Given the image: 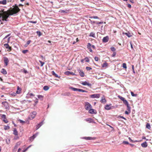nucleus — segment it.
<instances>
[{
	"mask_svg": "<svg viewBox=\"0 0 152 152\" xmlns=\"http://www.w3.org/2000/svg\"><path fill=\"white\" fill-rule=\"evenodd\" d=\"M130 113V112L128 111H126L125 113V114L127 115H129Z\"/></svg>",
	"mask_w": 152,
	"mask_h": 152,
	"instance_id": "nucleus-54",
	"label": "nucleus"
},
{
	"mask_svg": "<svg viewBox=\"0 0 152 152\" xmlns=\"http://www.w3.org/2000/svg\"><path fill=\"white\" fill-rule=\"evenodd\" d=\"M17 90L16 91V93L17 94H20V92L21 89L19 87V86L17 87Z\"/></svg>",
	"mask_w": 152,
	"mask_h": 152,
	"instance_id": "nucleus-29",
	"label": "nucleus"
},
{
	"mask_svg": "<svg viewBox=\"0 0 152 152\" xmlns=\"http://www.w3.org/2000/svg\"><path fill=\"white\" fill-rule=\"evenodd\" d=\"M116 55V53L115 52H113V54L112 55V57H115Z\"/></svg>",
	"mask_w": 152,
	"mask_h": 152,
	"instance_id": "nucleus-58",
	"label": "nucleus"
},
{
	"mask_svg": "<svg viewBox=\"0 0 152 152\" xmlns=\"http://www.w3.org/2000/svg\"><path fill=\"white\" fill-rule=\"evenodd\" d=\"M78 91L79 92H87L88 91H86V90H83L82 89H78Z\"/></svg>",
	"mask_w": 152,
	"mask_h": 152,
	"instance_id": "nucleus-30",
	"label": "nucleus"
},
{
	"mask_svg": "<svg viewBox=\"0 0 152 152\" xmlns=\"http://www.w3.org/2000/svg\"><path fill=\"white\" fill-rule=\"evenodd\" d=\"M89 20L90 21L91 23V24H92L96 23V21H92V20H91L90 19H89Z\"/></svg>",
	"mask_w": 152,
	"mask_h": 152,
	"instance_id": "nucleus-51",
	"label": "nucleus"
},
{
	"mask_svg": "<svg viewBox=\"0 0 152 152\" xmlns=\"http://www.w3.org/2000/svg\"><path fill=\"white\" fill-rule=\"evenodd\" d=\"M29 22L31 23H37V21H29Z\"/></svg>",
	"mask_w": 152,
	"mask_h": 152,
	"instance_id": "nucleus-55",
	"label": "nucleus"
},
{
	"mask_svg": "<svg viewBox=\"0 0 152 152\" xmlns=\"http://www.w3.org/2000/svg\"><path fill=\"white\" fill-rule=\"evenodd\" d=\"M31 42V41L30 40H28L26 44V46H27L28 45L30 44V43Z\"/></svg>",
	"mask_w": 152,
	"mask_h": 152,
	"instance_id": "nucleus-48",
	"label": "nucleus"
},
{
	"mask_svg": "<svg viewBox=\"0 0 152 152\" xmlns=\"http://www.w3.org/2000/svg\"><path fill=\"white\" fill-rule=\"evenodd\" d=\"M20 10L18 6L12 8L10 10L7 9L6 8H1L0 10V21H7L9 20L8 18L10 16L17 13Z\"/></svg>",
	"mask_w": 152,
	"mask_h": 152,
	"instance_id": "nucleus-1",
	"label": "nucleus"
},
{
	"mask_svg": "<svg viewBox=\"0 0 152 152\" xmlns=\"http://www.w3.org/2000/svg\"><path fill=\"white\" fill-rule=\"evenodd\" d=\"M130 45H131V48L133 49V46L132 45V42H130Z\"/></svg>",
	"mask_w": 152,
	"mask_h": 152,
	"instance_id": "nucleus-59",
	"label": "nucleus"
},
{
	"mask_svg": "<svg viewBox=\"0 0 152 152\" xmlns=\"http://www.w3.org/2000/svg\"><path fill=\"white\" fill-rule=\"evenodd\" d=\"M87 48L89 50L90 52H92V50L91 49V45L90 43H88L87 45Z\"/></svg>",
	"mask_w": 152,
	"mask_h": 152,
	"instance_id": "nucleus-17",
	"label": "nucleus"
},
{
	"mask_svg": "<svg viewBox=\"0 0 152 152\" xmlns=\"http://www.w3.org/2000/svg\"><path fill=\"white\" fill-rule=\"evenodd\" d=\"M119 117H120L121 118H123L125 120H126V118L125 117H124L123 116H119Z\"/></svg>",
	"mask_w": 152,
	"mask_h": 152,
	"instance_id": "nucleus-60",
	"label": "nucleus"
},
{
	"mask_svg": "<svg viewBox=\"0 0 152 152\" xmlns=\"http://www.w3.org/2000/svg\"><path fill=\"white\" fill-rule=\"evenodd\" d=\"M64 74L67 75H76V74L74 73L69 71L65 72H64Z\"/></svg>",
	"mask_w": 152,
	"mask_h": 152,
	"instance_id": "nucleus-10",
	"label": "nucleus"
},
{
	"mask_svg": "<svg viewBox=\"0 0 152 152\" xmlns=\"http://www.w3.org/2000/svg\"><path fill=\"white\" fill-rule=\"evenodd\" d=\"M52 74L55 77L58 78H59L60 76H59L56 74L54 71H52Z\"/></svg>",
	"mask_w": 152,
	"mask_h": 152,
	"instance_id": "nucleus-19",
	"label": "nucleus"
},
{
	"mask_svg": "<svg viewBox=\"0 0 152 152\" xmlns=\"http://www.w3.org/2000/svg\"><path fill=\"white\" fill-rule=\"evenodd\" d=\"M37 114V113L36 112H32L30 113V115L28 117V119L30 120L33 119L35 117Z\"/></svg>",
	"mask_w": 152,
	"mask_h": 152,
	"instance_id": "nucleus-3",
	"label": "nucleus"
},
{
	"mask_svg": "<svg viewBox=\"0 0 152 152\" xmlns=\"http://www.w3.org/2000/svg\"><path fill=\"white\" fill-rule=\"evenodd\" d=\"M85 121L87 122H88L89 123L92 122V119L91 118H88L85 119Z\"/></svg>",
	"mask_w": 152,
	"mask_h": 152,
	"instance_id": "nucleus-26",
	"label": "nucleus"
},
{
	"mask_svg": "<svg viewBox=\"0 0 152 152\" xmlns=\"http://www.w3.org/2000/svg\"><path fill=\"white\" fill-rule=\"evenodd\" d=\"M78 71L79 72V73L81 77H83L84 75V74L83 72L80 69H78Z\"/></svg>",
	"mask_w": 152,
	"mask_h": 152,
	"instance_id": "nucleus-15",
	"label": "nucleus"
},
{
	"mask_svg": "<svg viewBox=\"0 0 152 152\" xmlns=\"http://www.w3.org/2000/svg\"><path fill=\"white\" fill-rule=\"evenodd\" d=\"M146 128H148V129H151V126L150 125L149 123H147L146 124Z\"/></svg>",
	"mask_w": 152,
	"mask_h": 152,
	"instance_id": "nucleus-33",
	"label": "nucleus"
},
{
	"mask_svg": "<svg viewBox=\"0 0 152 152\" xmlns=\"http://www.w3.org/2000/svg\"><path fill=\"white\" fill-rule=\"evenodd\" d=\"M106 100L103 97L100 100V102L102 103H104L106 102Z\"/></svg>",
	"mask_w": 152,
	"mask_h": 152,
	"instance_id": "nucleus-25",
	"label": "nucleus"
},
{
	"mask_svg": "<svg viewBox=\"0 0 152 152\" xmlns=\"http://www.w3.org/2000/svg\"><path fill=\"white\" fill-rule=\"evenodd\" d=\"M28 51V50H23L22 51V52L23 53H27Z\"/></svg>",
	"mask_w": 152,
	"mask_h": 152,
	"instance_id": "nucleus-56",
	"label": "nucleus"
},
{
	"mask_svg": "<svg viewBox=\"0 0 152 152\" xmlns=\"http://www.w3.org/2000/svg\"><path fill=\"white\" fill-rule=\"evenodd\" d=\"M90 97L91 98H99L100 97V94H93L91 95Z\"/></svg>",
	"mask_w": 152,
	"mask_h": 152,
	"instance_id": "nucleus-6",
	"label": "nucleus"
},
{
	"mask_svg": "<svg viewBox=\"0 0 152 152\" xmlns=\"http://www.w3.org/2000/svg\"><path fill=\"white\" fill-rule=\"evenodd\" d=\"M110 49H111V51L114 52L116 50L115 48L114 47H111L110 48Z\"/></svg>",
	"mask_w": 152,
	"mask_h": 152,
	"instance_id": "nucleus-44",
	"label": "nucleus"
},
{
	"mask_svg": "<svg viewBox=\"0 0 152 152\" xmlns=\"http://www.w3.org/2000/svg\"><path fill=\"white\" fill-rule=\"evenodd\" d=\"M123 143L124 144H129V142L127 141H124Z\"/></svg>",
	"mask_w": 152,
	"mask_h": 152,
	"instance_id": "nucleus-50",
	"label": "nucleus"
},
{
	"mask_svg": "<svg viewBox=\"0 0 152 152\" xmlns=\"http://www.w3.org/2000/svg\"><path fill=\"white\" fill-rule=\"evenodd\" d=\"M1 117L3 118H5V115L4 114H0V118Z\"/></svg>",
	"mask_w": 152,
	"mask_h": 152,
	"instance_id": "nucleus-40",
	"label": "nucleus"
},
{
	"mask_svg": "<svg viewBox=\"0 0 152 152\" xmlns=\"http://www.w3.org/2000/svg\"><path fill=\"white\" fill-rule=\"evenodd\" d=\"M70 89H72V90L74 91H78V89L75 88H73L72 87H70L69 88Z\"/></svg>",
	"mask_w": 152,
	"mask_h": 152,
	"instance_id": "nucleus-27",
	"label": "nucleus"
},
{
	"mask_svg": "<svg viewBox=\"0 0 152 152\" xmlns=\"http://www.w3.org/2000/svg\"><path fill=\"white\" fill-rule=\"evenodd\" d=\"M128 7L129 8H131V5L130 4H128Z\"/></svg>",
	"mask_w": 152,
	"mask_h": 152,
	"instance_id": "nucleus-63",
	"label": "nucleus"
},
{
	"mask_svg": "<svg viewBox=\"0 0 152 152\" xmlns=\"http://www.w3.org/2000/svg\"><path fill=\"white\" fill-rule=\"evenodd\" d=\"M124 34L129 37H130L132 36L131 33L129 32L125 33Z\"/></svg>",
	"mask_w": 152,
	"mask_h": 152,
	"instance_id": "nucleus-28",
	"label": "nucleus"
},
{
	"mask_svg": "<svg viewBox=\"0 0 152 152\" xmlns=\"http://www.w3.org/2000/svg\"><path fill=\"white\" fill-rule=\"evenodd\" d=\"M28 149V148H27L26 149H25V150H23V152H26V151Z\"/></svg>",
	"mask_w": 152,
	"mask_h": 152,
	"instance_id": "nucleus-62",
	"label": "nucleus"
},
{
	"mask_svg": "<svg viewBox=\"0 0 152 152\" xmlns=\"http://www.w3.org/2000/svg\"><path fill=\"white\" fill-rule=\"evenodd\" d=\"M129 141H130V142H133V141L131 139V138L130 137H129Z\"/></svg>",
	"mask_w": 152,
	"mask_h": 152,
	"instance_id": "nucleus-64",
	"label": "nucleus"
},
{
	"mask_svg": "<svg viewBox=\"0 0 152 152\" xmlns=\"http://www.w3.org/2000/svg\"><path fill=\"white\" fill-rule=\"evenodd\" d=\"M13 134L15 135H18L17 131L16 129H14L13 131Z\"/></svg>",
	"mask_w": 152,
	"mask_h": 152,
	"instance_id": "nucleus-32",
	"label": "nucleus"
},
{
	"mask_svg": "<svg viewBox=\"0 0 152 152\" xmlns=\"http://www.w3.org/2000/svg\"><path fill=\"white\" fill-rule=\"evenodd\" d=\"M81 84L84 86H86L87 85L89 87H91V83H90L86 81H85L81 83Z\"/></svg>",
	"mask_w": 152,
	"mask_h": 152,
	"instance_id": "nucleus-9",
	"label": "nucleus"
},
{
	"mask_svg": "<svg viewBox=\"0 0 152 152\" xmlns=\"http://www.w3.org/2000/svg\"><path fill=\"white\" fill-rule=\"evenodd\" d=\"M94 59L96 61H97L98 60V58L97 57L95 56L94 57Z\"/></svg>",
	"mask_w": 152,
	"mask_h": 152,
	"instance_id": "nucleus-57",
	"label": "nucleus"
},
{
	"mask_svg": "<svg viewBox=\"0 0 152 152\" xmlns=\"http://www.w3.org/2000/svg\"><path fill=\"white\" fill-rule=\"evenodd\" d=\"M38 102V100L37 99H36V101H35V102L34 105H35Z\"/></svg>",
	"mask_w": 152,
	"mask_h": 152,
	"instance_id": "nucleus-61",
	"label": "nucleus"
},
{
	"mask_svg": "<svg viewBox=\"0 0 152 152\" xmlns=\"http://www.w3.org/2000/svg\"><path fill=\"white\" fill-rule=\"evenodd\" d=\"M118 96L121 100L123 101V103L124 104L126 105V106L129 105L128 102L124 97L119 95H118Z\"/></svg>",
	"mask_w": 152,
	"mask_h": 152,
	"instance_id": "nucleus-2",
	"label": "nucleus"
},
{
	"mask_svg": "<svg viewBox=\"0 0 152 152\" xmlns=\"http://www.w3.org/2000/svg\"><path fill=\"white\" fill-rule=\"evenodd\" d=\"M43 121L40 122L36 126V130L39 129L43 124Z\"/></svg>",
	"mask_w": 152,
	"mask_h": 152,
	"instance_id": "nucleus-11",
	"label": "nucleus"
},
{
	"mask_svg": "<svg viewBox=\"0 0 152 152\" xmlns=\"http://www.w3.org/2000/svg\"><path fill=\"white\" fill-rule=\"evenodd\" d=\"M2 104H3L5 107V108L6 109H9V106L8 104V103L6 101L2 102Z\"/></svg>",
	"mask_w": 152,
	"mask_h": 152,
	"instance_id": "nucleus-5",
	"label": "nucleus"
},
{
	"mask_svg": "<svg viewBox=\"0 0 152 152\" xmlns=\"http://www.w3.org/2000/svg\"><path fill=\"white\" fill-rule=\"evenodd\" d=\"M131 95L132 96H137V94H134L133 92L132 91H131Z\"/></svg>",
	"mask_w": 152,
	"mask_h": 152,
	"instance_id": "nucleus-37",
	"label": "nucleus"
},
{
	"mask_svg": "<svg viewBox=\"0 0 152 152\" xmlns=\"http://www.w3.org/2000/svg\"><path fill=\"white\" fill-rule=\"evenodd\" d=\"M123 67L125 69H126L127 67L126 63H124L123 64Z\"/></svg>",
	"mask_w": 152,
	"mask_h": 152,
	"instance_id": "nucleus-45",
	"label": "nucleus"
},
{
	"mask_svg": "<svg viewBox=\"0 0 152 152\" xmlns=\"http://www.w3.org/2000/svg\"><path fill=\"white\" fill-rule=\"evenodd\" d=\"M69 11V10H60L59 11V12H60L62 13H67V12Z\"/></svg>",
	"mask_w": 152,
	"mask_h": 152,
	"instance_id": "nucleus-24",
	"label": "nucleus"
},
{
	"mask_svg": "<svg viewBox=\"0 0 152 152\" xmlns=\"http://www.w3.org/2000/svg\"><path fill=\"white\" fill-rule=\"evenodd\" d=\"M127 110L129 112H131V107L129 105L127 106Z\"/></svg>",
	"mask_w": 152,
	"mask_h": 152,
	"instance_id": "nucleus-36",
	"label": "nucleus"
},
{
	"mask_svg": "<svg viewBox=\"0 0 152 152\" xmlns=\"http://www.w3.org/2000/svg\"><path fill=\"white\" fill-rule=\"evenodd\" d=\"M94 138H92L91 137H85V139L87 140H92Z\"/></svg>",
	"mask_w": 152,
	"mask_h": 152,
	"instance_id": "nucleus-41",
	"label": "nucleus"
},
{
	"mask_svg": "<svg viewBox=\"0 0 152 152\" xmlns=\"http://www.w3.org/2000/svg\"><path fill=\"white\" fill-rule=\"evenodd\" d=\"M86 69L88 71H89V70H91L92 69V68L90 67H89L88 66H86Z\"/></svg>",
	"mask_w": 152,
	"mask_h": 152,
	"instance_id": "nucleus-47",
	"label": "nucleus"
},
{
	"mask_svg": "<svg viewBox=\"0 0 152 152\" xmlns=\"http://www.w3.org/2000/svg\"><path fill=\"white\" fill-rule=\"evenodd\" d=\"M35 134H34L33 135V136H31V137H30L29 138V140L31 142L33 141L34 139L35 138V136H35Z\"/></svg>",
	"mask_w": 152,
	"mask_h": 152,
	"instance_id": "nucleus-21",
	"label": "nucleus"
},
{
	"mask_svg": "<svg viewBox=\"0 0 152 152\" xmlns=\"http://www.w3.org/2000/svg\"><path fill=\"white\" fill-rule=\"evenodd\" d=\"M7 4L6 0H3L0 1V4H2L3 5H5Z\"/></svg>",
	"mask_w": 152,
	"mask_h": 152,
	"instance_id": "nucleus-22",
	"label": "nucleus"
},
{
	"mask_svg": "<svg viewBox=\"0 0 152 152\" xmlns=\"http://www.w3.org/2000/svg\"><path fill=\"white\" fill-rule=\"evenodd\" d=\"M109 38L108 36L104 37L102 39V42L106 43L109 40Z\"/></svg>",
	"mask_w": 152,
	"mask_h": 152,
	"instance_id": "nucleus-12",
	"label": "nucleus"
},
{
	"mask_svg": "<svg viewBox=\"0 0 152 152\" xmlns=\"http://www.w3.org/2000/svg\"><path fill=\"white\" fill-rule=\"evenodd\" d=\"M37 33L39 37L42 34L41 32L40 31H37Z\"/></svg>",
	"mask_w": 152,
	"mask_h": 152,
	"instance_id": "nucleus-42",
	"label": "nucleus"
},
{
	"mask_svg": "<svg viewBox=\"0 0 152 152\" xmlns=\"http://www.w3.org/2000/svg\"><path fill=\"white\" fill-rule=\"evenodd\" d=\"M141 145L143 148H146L148 146L147 142L145 141L144 142L142 143L141 144Z\"/></svg>",
	"mask_w": 152,
	"mask_h": 152,
	"instance_id": "nucleus-18",
	"label": "nucleus"
},
{
	"mask_svg": "<svg viewBox=\"0 0 152 152\" xmlns=\"http://www.w3.org/2000/svg\"><path fill=\"white\" fill-rule=\"evenodd\" d=\"M4 46L6 49H8V50L9 51H10L11 50V47L10 46L8 43L4 44Z\"/></svg>",
	"mask_w": 152,
	"mask_h": 152,
	"instance_id": "nucleus-7",
	"label": "nucleus"
},
{
	"mask_svg": "<svg viewBox=\"0 0 152 152\" xmlns=\"http://www.w3.org/2000/svg\"><path fill=\"white\" fill-rule=\"evenodd\" d=\"M49 89V87L48 86H45L43 88V89L45 91H47Z\"/></svg>",
	"mask_w": 152,
	"mask_h": 152,
	"instance_id": "nucleus-31",
	"label": "nucleus"
},
{
	"mask_svg": "<svg viewBox=\"0 0 152 152\" xmlns=\"http://www.w3.org/2000/svg\"><path fill=\"white\" fill-rule=\"evenodd\" d=\"M89 113L91 114H96V111L93 109L91 108L88 110Z\"/></svg>",
	"mask_w": 152,
	"mask_h": 152,
	"instance_id": "nucleus-13",
	"label": "nucleus"
},
{
	"mask_svg": "<svg viewBox=\"0 0 152 152\" xmlns=\"http://www.w3.org/2000/svg\"><path fill=\"white\" fill-rule=\"evenodd\" d=\"M18 121H20V123H25V121H23L22 120L19 119Z\"/></svg>",
	"mask_w": 152,
	"mask_h": 152,
	"instance_id": "nucleus-53",
	"label": "nucleus"
},
{
	"mask_svg": "<svg viewBox=\"0 0 152 152\" xmlns=\"http://www.w3.org/2000/svg\"><path fill=\"white\" fill-rule=\"evenodd\" d=\"M85 109L87 110H88L92 108V106L91 104L88 102L85 103Z\"/></svg>",
	"mask_w": 152,
	"mask_h": 152,
	"instance_id": "nucleus-4",
	"label": "nucleus"
},
{
	"mask_svg": "<svg viewBox=\"0 0 152 152\" xmlns=\"http://www.w3.org/2000/svg\"><path fill=\"white\" fill-rule=\"evenodd\" d=\"M89 36L92 37L93 38H95L96 37L95 33L93 32H91L89 35Z\"/></svg>",
	"mask_w": 152,
	"mask_h": 152,
	"instance_id": "nucleus-20",
	"label": "nucleus"
},
{
	"mask_svg": "<svg viewBox=\"0 0 152 152\" xmlns=\"http://www.w3.org/2000/svg\"><path fill=\"white\" fill-rule=\"evenodd\" d=\"M103 23V22L102 21L99 22H96V24H101Z\"/></svg>",
	"mask_w": 152,
	"mask_h": 152,
	"instance_id": "nucleus-52",
	"label": "nucleus"
},
{
	"mask_svg": "<svg viewBox=\"0 0 152 152\" xmlns=\"http://www.w3.org/2000/svg\"><path fill=\"white\" fill-rule=\"evenodd\" d=\"M3 121H4L5 123H7L8 122V121L6 118V116L5 115V118H3Z\"/></svg>",
	"mask_w": 152,
	"mask_h": 152,
	"instance_id": "nucleus-43",
	"label": "nucleus"
},
{
	"mask_svg": "<svg viewBox=\"0 0 152 152\" xmlns=\"http://www.w3.org/2000/svg\"><path fill=\"white\" fill-rule=\"evenodd\" d=\"M39 62L41 64V66H43L45 64L44 62L41 61H40V60L39 61Z\"/></svg>",
	"mask_w": 152,
	"mask_h": 152,
	"instance_id": "nucleus-46",
	"label": "nucleus"
},
{
	"mask_svg": "<svg viewBox=\"0 0 152 152\" xmlns=\"http://www.w3.org/2000/svg\"><path fill=\"white\" fill-rule=\"evenodd\" d=\"M1 73L4 75H6L7 74V72L4 69H1Z\"/></svg>",
	"mask_w": 152,
	"mask_h": 152,
	"instance_id": "nucleus-23",
	"label": "nucleus"
},
{
	"mask_svg": "<svg viewBox=\"0 0 152 152\" xmlns=\"http://www.w3.org/2000/svg\"><path fill=\"white\" fill-rule=\"evenodd\" d=\"M21 142H17L15 144L13 149V151H16L18 147L20 145Z\"/></svg>",
	"mask_w": 152,
	"mask_h": 152,
	"instance_id": "nucleus-8",
	"label": "nucleus"
},
{
	"mask_svg": "<svg viewBox=\"0 0 152 152\" xmlns=\"http://www.w3.org/2000/svg\"><path fill=\"white\" fill-rule=\"evenodd\" d=\"M37 96L38 98L41 99V100L42 99L43 97V96L40 95H37Z\"/></svg>",
	"mask_w": 152,
	"mask_h": 152,
	"instance_id": "nucleus-34",
	"label": "nucleus"
},
{
	"mask_svg": "<svg viewBox=\"0 0 152 152\" xmlns=\"http://www.w3.org/2000/svg\"><path fill=\"white\" fill-rule=\"evenodd\" d=\"M107 66V63L106 62H105L103 64V65H102V67H106Z\"/></svg>",
	"mask_w": 152,
	"mask_h": 152,
	"instance_id": "nucleus-39",
	"label": "nucleus"
},
{
	"mask_svg": "<svg viewBox=\"0 0 152 152\" xmlns=\"http://www.w3.org/2000/svg\"><path fill=\"white\" fill-rule=\"evenodd\" d=\"M111 105V104L106 105L104 107L105 109L107 110H109L111 109L112 108L110 107V106Z\"/></svg>",
	"mask_w": 152,
	"mask_h": 152,
	"instance_id": "nucleus-14",
	"label": "nucleus"
},
{
	"mask_svg": "<svg viewBox=\"0 0 152 152\" xmlns=\"http://www.w3.org/2000/svg\"><path fill=\"white\" fill-rule=\"evenodd\" d=\"M84 60L86 62H89V60L87 57H86L84 58Z\"/></svg>",
	"mask_w": 152,
	"mask_h": 152,
	"instance_id": "nucleus-38",
	"label": "nucleus"
},
{
	"mask_svg": "<svg viewBox=\"0 0 152 152\" xmlns=\"http://www.w3.org/2000/svg\"><path fill=\"white\" fill-rule=\"evenodd\" d=\"M10 127L9 126H5L4 127V129L5 130L8 129H10Z\"/></svg>",
	"mask_w": 152,
	"mask_h": 152,
	"instance_id": "nucleus-49",
	"label": "nucleus"
},
{
	"mask_svg": "<svg viewBox=\"0 0 152 152\" xmlns=\"http://www.w3.org/2000/svg\"><path fill=\"white\" fill-rule=\"evenodd\" d=\"M91 18H94V19H100V18L98 17L97 16H91L90 17Z\"/></svg>",
	"mask_w": 152,
	"mask_h": 152,
	"instance_id": "nucleus-35",
	"label": "nucleus"
},
{
	"mask_svg": "<svg viewBox=\"0 0 152 152\" xmlns=\"http://www.w3.org/2000/svg\"><path fill=\"white\" fill-rule=\"evenodd\" d=\"M4 62L6 66H7L9 62L8 58L6 57H4Z\"/></svg>",
	"mask_w": 152,
	"mask_h": 152,
	"instance_id": "nucleus-16",
	"label": "nucleus"
}]
</instances>
